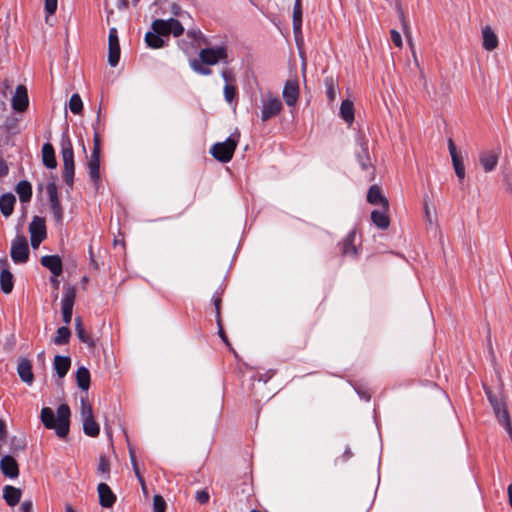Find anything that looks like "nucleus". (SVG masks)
I'll use <instances>...</instances> for the list:
<instances>
[{"label":"nucleus","instance_id":"c03bdc74","mask_svg":"<svg viewBox=\"0 0 512 512\" xmlns=\"http://www.w3.org/2000/svg\"><path fill=\"white\" fill-rule=\"evenodd\" d=\"M452 165L455 171V174L460 182H462L465 178V166L463 157L452 159Z\"/></svg>","mask_w":512,"mask_h":512},{"label":"nucleus","instance_id":"393cba45","mask_svg":"<svg viewBox=\"0 0 512 512\" xmlns=\"http://www.w3.org/2000/svg\"><path fill=\"white\" fill-rule=\"evenodd\" d=\"M30 236L46 239L47 229L45 218L35 215L29 224Z\"/></svg>","mask_w":512,"mask_h":512},{"label":"nucleus","instance_id":"774afa93","mask_svg":"<svg viewBox=\"0 0 512 512\" xmlns=\"http://www.w3.org/2000/svg\"><path fill=\"white\" fill-rule=\"evenodd\" d=\"M354 390L359 395V397L361 399H364L367 402L370 401V394L367 391H365L359 387H354Z\"/></svg>","mask_w":512,"mask_h":512},{"label":"nucleus","instance_id":"72a5a7b5","mask_svg":"<svg viewBox=\"0 0 512 512\" xmlns=\"http://www.w3.org/2000/svg\"><path fill=\"white\" fill-rule=\"evenodd\" d=\"M56 179V175H51V180L46 185L50 207L61 204Z\"/></svg>","mask_w":512,"mask_h":512},{"label":"nucleus","instance_id":"338daca9","mask_svg":"<svg viewBox=\"0 0 512 512\" xmlns=\"http://www.w3.org/2000/svg\"><path fill=\"white\" fill-rule=\"evenodd\" d=\"M187 35L189 37L193 38L196 41H198L201 38H204L202 32L199 29H197V30H194V29L188 30Z\"/></svg>","mask_w":512,"mask_h":512},{"label":"nucleus","instance_id":"2f4dec72","mask_svg":"<svg viewBox=\"0 0 512 512\" xmlns=\"http://www.w3.org/2000/svg\"><path fill=\"white\" fill-rule=\"evenodd\" d=\"M356 238V232L355 230H351L348 232V234L345 236L342 242V254L344 256H356L357 255V248L354 244Z\"/></svg>","mask_w":512,"mask_h":512},{"label":"nucleus","instance_id":"4c0bfd02","mask_svg":"<svg viewBox=\"0 0 512 512\" xmlns=\"http://www.w3.org/2000/svg\"><path fill=\"white\" fill-rule=\"evenodd\" d=\"M27 446L24 436H13L10 438V455H17L20 451L24 450Z\"/></svg>","mask_w":512,"mask_h":512},{"label":"nucleus","instance_id":"ea45409f","mask_svg":"<svg viewBox=\"0 0 512 512\" xmlns=\"http://www.w3.org/2000/svg\"><path fill=\"white\" fill-rule=\"evenodd\" d=\"M68 107L74 115H79L83 111V102L78 93H73L69 99Z\"/></svg>","mask_w":512,"mask_h":512},{"label":"nucleus","instance_id":"f3484780","mask_svg":"<svg viewBox=\"0 0 512 512\" xmlns=\"http://www.w3.org/2000/svg\"><path fill=\"white\" fill-rule=\"evenodd\" d=\"M100 155L101 152L92 151L90 159L87 162L89 176L92 182L94 183L96 189H98V185L100 182Z\"/></svg>","mask_w":512,"mask_h":512},{"label":"nucleus","instance_id":"20e7f679","mask_svg":"<svg viewBox=\"0 0 512 512\" xmlns=\"http://www.w3.org/2000/svg\"><path fill=\"white\" fill-rule=\"evenodd\" d=\"M239 139L240 133L236 129L224 141L213 144L210 148V154L221 163L230 162L234 156Z\"/></svg>","mask_w":512,"mask_h":512},{"label":"nucleus","instance_id":"39448f33","mask_svg":"<svg viewBox=\"0 0 512 512\" xmlns=\"http://www.w3.org/2000/svg\"><path fill=\"white\" fill-rule=\"evenodd\" d=\"M485 394L493 409L495 417L512 439V423L506 404L490 389L485 388Z\"/></svg>","mask_w":512,"mask_h":512},{"label":"nucleus","instance_id":"9b49d317","mask_svg":"<svg viewBox=\"0 0 512 512\" xmlns=\"http://www.w3.org/2000/svg\"><path fill=\"white\" fill-rule=\"evenodd\" d=\"M0 287L4 294H10L14 288V276L9 269V264L6 258L0 259Z\"/></svg>","mask_w":512,"mask_h":512},{"label":"nucleus","instance_id":"e433bc0d","mask_svg":"<svg viewBox=\"0 0 512 512\" xmlns=\"http://www.w3.org/2000/svg\"><path fill=\"white\" fill-rule=\"evenodd\" d=\"M128 451H129V457H130V462H131V465H132V469H133V471L135 473V476H136L137 480L139 481L143 491H145V489H146L145 480H144L143 476L140 473V470H139V467H138L137 458H136V454H135V450L129 444H128Z\"/></svg>","mask_w":512,"mask_h":512},{"label":"nucleus","instance_id":"9d476101","mask_svg":"<svg viewBox=\"0 0 512 512\" xmlns=\"http://www.w3.org/2000/svg\"><path fill=\"white\" fill-rule=\"evenodd\" d=\"M11 106L15 112L23 113L29 107V96L25 85H18L11 99Z\"/></svg>","mask_w":512,"mask_h":512},{"label":"nucleus","instance_id":"49530a36","mask_svg":"<svg viewBox=\"0 0 512 512\" xmlns=\"http://www.w3.org/2000/svg\"><path fill=\"white\" fill-rule=\"evenodd\" d=\"M80 404H81V417H82V420L94 417L93 416L92 406L90 405L87 397H81Z\"/></svg>","mask_w":512,"mask_h":512},{"label":"nucleus","instance_id":"6e6d98bb","mask_svg":"<svg viewBox=\"0 0 512 512\" xmlns=\"http://www.w3.org/2000/svg\"><path fill=\"white\" fill-rule=\"evenodd\" d=\"M447 144H448V150H449V154H450V156H451V160H452V159H455V158H459V157H461V156H462V155L458 152L457 147H456V145H455L454 141H453L451 138L448 140V143H447Z\"/></svg>","mask_w":512,"mask_h":512},{"label":"nucleus","instance_id":"13d9d810","mask_svg":"<svg viewBox=\"0 0 512 512\" xmlns=\"http://www.w3.org/2000/svg\"><path fill=\"white\" fill-rule=\"evenodd\" d=\"M98 128L94 126V135H93V149L92 151L101 152V140L99 133L97 131Z\"/></svg>","mask_w":512,"mask_h":512},{"label":"nucleus","instance_id":"4468645a","mask_svg":"<svg viewBox=\"0 0 512 512\" xmlns=\"http://www.w3.org/2000/svg\"><path fill=\"white\" fill-rule=\"evenodd\" d=\"M0 470L9 479H15L19 476V465L13 455L7 454L1 458Z\"/></svg>","mask_w":512,"mask_h":512},{"label":"nucleus","instance_id":"bf43d9fd","mask_svg":"<svg viewBox=\"0 0 512 512\" xmlns=\"http://www.w3.org/2000/svg\"><path fill=\"white\" fill-rule=\"evenodd\" d=\"M217 326H218V335L220 337V339L231 349L233 350V348L231 347V344L228 340V337L222 327V322L220 321L219 323H217Z\"/></svg>","mask_w":512,"mask_h":512},{"label":"nucleus","instance_id":"de8ad7c7","mask_svg":"<svg viewBox=\"0 0 512 512\" xmlns=\"http://www.w3.org/2000/svg\"><path fill=\"white\" fill-rule=\"evenodd\" d=\"M324 84H325V87H326V95H327V98L330 100V101H333L336 97V89H335V84H334V80L332 77H326L324 79Z\"/></svg>","mask_w":512,"mask_h":512},{"label":"nucleus","instance_id":"6e6552de","mask_svg":"<svg viewBox=\"0 0 512 512\" xmlns=\"http://www.w3.org/2000/svg\"><path fill=\"white\" fill-rule=\"evenodd\" d=\"M121 55L118 31L115 27L109 29L108 34V64L114 68L119 64Z\"/></svg>","mask_w":512,"mask_h":512},{"label":"nucleus","instance_id":"c85d7f7f","mask_svg":"<svg viewBox=\"0 0 512 512\" xmlns=\"http://www.w3.org/2000/svg\"><path fill=\"white\" fill-rule=\"evenodd\" d=\"M15 191L21 203L30 202L33 191L32 185L28 180H20L15 186Z\"/></svg>","mask_w":512,"mask_h":512},{"label":"nucleus","instance_id":"0eeeda50","mask_svg":"<svg viewBox=\"0 0 512 512\" xmlns=\"http://www.w3.org/2000/svg\"><path fill=\"white\" fill-rule=\"evenodd\" d=\"M10 256L15 264H24L29 260L30 250L27 238L17 234L11 242Z\"/></svg>","mask_w":512,"mask_h":512},{"label":"nucleus","instance_id":"79ce46f5","mask_svg":"<svg viewBox=\"0 0 512 512\" xmlns=\"http://www.w3.org/2000/svg\"><path fill=\"white\" fill-rule=\"evenodd\" d=\"M97 470L104 475L105 480L110 479V461L106 455H100Z\"/></svg>","mask_w":512,"mask_h":512},{"label":"nucleus","instance_id":"a19ab883","mask_svg":"<svg viewBox=\"0 0 512 512\" xmlns=\"http://www.w3.org/2000/svg\"><path fill=\"white\" fill-rule=\"evenodd\" d=\"M169 35L173 34L174 37H179L184 33V27L182 23L176 18L168 19Z\"/></svg>","mask_w":512,"mask_h":512},{"label":"nucleus","instance_id":"8fccbe9b","mask_svg":"<svg viewBox=\"0 0 512 512\" xmlns=\"http://www.w3.org/2000/svg\"><path fill=\"white\" fill-rule=\"evenodd\" d=\"M58 0H44V12L46 18L56 13Z\"/></svg>","mask_w":512,"mask_h":512},{"label":"nucleus","instance_id":"412c9836","mask_svg":"<svg viewBox=\"0 0 512 512\" xmlns=\"http://www.w3.org/2000/svg\"><path fill=\"white\" fill-rule=\"evenodd\" d=\"M367 202L372 205H381L384 210H389V202L383 196L377 185H372L367 192Z\"/></svg>","mask_w":512,"mask_h":512},{"label":"nucleus","instance_id":"3c124183","mask_svg":"<svg viewBox=\"0 0 512 512\" xmlns=\"http://www.w3.org/2000/svg\"><path fill=\"white\" fill-rule=\"evenodd\" d=\"M50 208H51V211H52V214H53V217H54L55 224L56 225H62V223H63V215H64V211H63L62 205L58 204V205L52 206Z\"/></svg>","mask_w":512,"mask_h":512},{"label":"nucleus","instance_id":"5fc2aeb1","mask_svg":"<svg viewBox=\"0 0 512 512\" xmlns=\"http://www.w3.org/2000/svg\"><path fill=\"white\" fill-rule=\"evenodd\" d=\"M390 36L396 47L401 48L403 46L402 36L396 29L390 31Z\"/></svg>","mask_w":512,"mask_h":512},{"label":"nucleus","instance_id":"69168bd1","mask_svg":"<svg viewBox=\"0 0 512 512\" xmlns=\"http://www.w3.org/2000/svg\"><path fill=\"white\" fill-rule=\"evenodd\" d=\"M7 438V425L6 422L0 418V441H4Z\"/></svg>","mask_w":512,"mask_h":512},{"label":"nucleus","instance_id":"f257e3e1","mask_svg":"<svg viewBox=\"0 0 512 512\" xmlns=\"http://www.w3.org/2000/svg\"><path fill=\"white\" fill-rule=\"evenodd\" d=\"M71 410L68 404L62 403L57 407L56 414L50 407H43L40 412V420L46 429L54 430L55 434L64 439L70 431Z\"/></svg>","mask_w":512,"mask_h":512},{"label":"nucleus","instance_id":"0e129e2a","mask_svg":"<svg viewBox=\"0 0 512 512\" xmlns=\"http://www.w3.org/2000/svg\"><path fill=\"white\" fill-rule=\"evenodd\" d=\"M20 511L21 512H32L33 510V503L31 500H25L20 505Z\"/></svg>","mask_w":512,"mask_h":512},{"label":"nucleus","instance_id":"f704fd0d","mask_svg":"<svg viewBox=\"0 0 512 512\" xmlns=\"http://www.w3.org/2000/svg\"><path fill=\"white\" fill-rule=\"evenodd\" d=\"M83 421V433L89 437H97L100 433V426L95 421L94 417L87 418Z\"/></svg>","mask_w":512,"mask_h":512},{"label":"nucleus","instance_id":"58836bf2","mask_svg":"<svg viewBox=\"0 0 512 512\" xmlns=\"http://www.w3.org/2000/svg\"><path fill=\"white\" fill-rule=\"evenodd\" d=\"M168 19H155L152 21L151 28L168 41L169 40V28Z\"/></svg>","mask_w":512,"mask_h":512},{"label":"nucleus","instance_id":"4d7b16f0","mask_svg":"<svg viewBox=\"0 0 512 512\" xmlns=\"http://www.w3.org/2000/svg\"><path fill=\"white\" fill-rule=\"evenodd\" d=\"M447 144H448V150H449V154H450V156H451V160H452V159H455V158H459V157H461V156H462V155L458 152L457 147H456V145H455L454 141H453L451 138L448 140V143H447Z\"/></svg>","mask_w":512,"mask_h":512},{"label":"nucleus","instance_id":"cd10ccee","mask_svg":"<svg viewBox=\"0 0 512 512\" xmlns=\"http://www.w3.org/2000/svg\"><path fill=\"white\" fill-rule=\"evenodd\" d=\"M388 210H372L371 212V221L372 223L381 230H385L390 225V218L387 214Z\"/></svg>","mask_w":512,"mask_h":512},{"label":"nucleus","instance_id":"f8f14e48","mask_svg":"<svg viewBox=\"0 0 512 512\" xmlns=\"http://www.w3.org/2000/svg\"><path fill=\"white\" fill-rule=\"evenodd\" d=\"M97 493L99 505L103 508H111L117 501L116 494L105 482H101L97 485Z\"/></svg>","mask_w":512,"mask_h":512},{"label":"nucleus","instance_id":"a878e982","mask_svg":"<svg viewBox=\"0 0 512 512\" xmlns=\"http://www.w3.org/2000/svg\"><path fill=\"white\" fill-rule=\"evenodd\" d=\"M15 203L16 197L11 192L4 193L0 196V211L5 218L12 215Z\"/></svg>","mask_w":512,"mask_h":512},{"label":"nucleus","instance_id":"f03ea898","mask_svg":"<svg viewBox=\"0 0 512 512\" xmlns=\"http://www.w3.org/2000/svg\"><path fill=\"white\" fill-rule=\"evenodd\" d=\"M218 62L229 63L227 47L224 44L201 49L199 59H193L190 65L196 73L207 76L212 73L208 66Z\"/></svg>","mask_w":512,"mask_h":512},{"label":"nucleus","instance_id":"a211bd4d","mask_svg":"<svg viewBox=\"0 0 512 512\" xmlns=\"http://www.w3.org/2000/svg\"><path fill=\"white\" fill-rule=\"evenodd\" d=\"M17 373L22 382L31 385L34 381L32 363L28 358H20L17 365Z\"/></svg>","mask_w":512,"mask_h":512},{"label":"nucleus","instance_id":"ddd939ff","mask_svg":"<svg viewBox=\"0 0 512 512\" xmlns=\"http://www.w3.org/2000/svg\"><path fill=\"white\" fill-rule=\"evenodd\" d=\"M41 265L49 270L53 276L59 277L63 273L62 258L57 255H44L40 259Z\"/></svg>","mask_w":512,"mask_h":512},{"label":"nucleus","instance_id":"a18cd8bd","mask_svg":"<svg viewBox=\"0 0 512 512\" xmlns=\"http://www.w3.org/2000/svg\"><path fill=\"white\" fill-rule=\"evenodd\" d=\"M75 332H76L77 338L79 339V341L81 343L86 344L89 348H93L96 346V341L87 334L85 328L84 329H76Z\"/></svg>","mask_w":512,"mask_h":512},{"label":"nucleus","instance_id":"c756f323","mask_svg":"<svg viewBox=\"0 0 512 512\" xmlns=\"http://www.w3.org/2000/svg\"><path fill=\"white\" fill-rule=\"evenodd\" d=\"M76 383L77 386L84 392H87L90 388L91 375L88 368L85 366L78 367L76 371Z\"/></svg>","mask_w":512,"mask_h":512},{"label":"nucleus","instance_id":"052dcab7","mask_svg":"<svg viewBox=\"0 0 512 512\" xmlns=\"http://www.w3.org/2000/svg\"><path fill=\"white\" fill-rule=\"evenodd\" d=\"M399 14H400V19H401V22H402L404 33H405L406 37L408 38V42H409L410 47H412V40H411V37H410L409 32H408V27H407V23L405 21L404 13L401 10V8H399Z\"/></svg>","mask_w":512,"mask_h":512},{"label":"nucleus","instance_id":"680f3d73","mask_svg":"<svg viewBox=\"0 0 512 512\" xmlns=\"http://www.w3.org/2000/svg\"><path fill=\"white\" fill-rule=\"evenodd\" d=\"M503 183L506 187V190L509 193H512V174L511 173H505L503 176Z\"/></svg>","mask_w":512,"mask_h":512},{"label":"nucleus","instance_id":"bb28decb","mask_svg":"<svg viewBox=\"0 0 512 512\" xmlns=\"http://www.w3.org/2000/svg\"><path fill=\"white\" fill-rule=\"evenodd\" d=\"M479 161L485 172H491L498 163V154L494 151H484L479 155Z\"/></svg>","mask_w":512,"mask_h":512},{"label":"nucleus","instance_id":"37998d69","mask_svg":"<svg viewBox=\"0 0 512 512\" xmlns=\"http://www.w3.org/2000/svg\"><path fill=\"white\" fill-rule=\"evenodd\" d=\"M224 99L227 103L232 104L236 102L238 91L237 87L230 84H225L223 88Z\"/></svg>","mask_w":512,"mask_h":512},{"label":"nucleus","instance_id":"473e14b6","mask_svg":"<svg viewBox=\"0 0 512 512\" xmlns=\"http://www.w3.org/2000/svg\"><path fill=\"white\" fill-rule=\"evenodd\" d=\"M340 116L346 123H348V124L353 123V121L355 119L354 104L351 100L345 99L341 102Z\"/></svg>","mask_w":512,"mask_h":512},{"label":"nucleus","instance_id":"864d4df0","mask_svg":"<svg viewBox=\"0 0 512 512\" xmlns=\"http://www.w3.org/2000/svg\"><path fill=\"white\" fill-rule=\"evenodd\" d=\"M195 499L200 504H206L209 502L210 494L207 489L197 490L195 494Z\"/></svg>","mask_w":512,"mask_h":512},{"label":"nucleus","instance_id":"dca6fc26","mask_svg":"<svg viewBox=\"0 0 512 512\" xmlns=\"http://www.w3.org/2000/svg\"><path fill=\"white\" fill-rule=\"evenodd\" d=\"M283 105L278 97H272L268 99L266 103L263 104L261 110V119L262 121H268L269 119L277 116L282 110Z\"/></svg>","mask_w":512,"mask_h":512},{"label":"nucleus","instance_id":"c9c22d12","mask_svg":"<svg viewBox=\"0 0 512 512\" xmlns=\"http://www.w3.org/2000/svg\"><path fill=\"white\" fill-rule=\"evenodd\" d=\"M71 338V330L68 326L63 325L58 327L56 336L53 338V343L56 345L68 344Z\"/></svg>","mask_w":512,"mask_h":512},{"label":"nucleus","instance_id":"1a4fd4ad","mask_svg":"<svg viewBox=\"0 0 512 512\" xmlns=\"http://www.w3.org/2000/svg\"><path fill=\"white\" fill-rule=\"evenodd\" d=\"M303 9L302 0H295L292 13V29L297 46L303 42L302 33Z\"/></svg>","mask_w":512,"mask_h":512},{"label":"nucleus","instance_id":"09e8293b","mask_svg":"<svg viewBox=\"0 0 512 512\" xmlns=\"http://www.w3.org/2000/svg\"><path fill=\"white\" fill-rule=\"evenodd\" d=\"M166 506V501L160 494L153 496V512H165Z\"/></svg>","mask_w":512,"mask_h":512},{"label":"nucleus","instance_id":"423d86ee","mask_svg":"<svg viewBox=\"0 0 512 512\" xmlns=\"http://www.w3.org/2000/svg\"><path fill=\"white\" fill-rule=\"evenodd\" d=\"M76 299V287L70 284L63 286V295L61 298L62 321L68 326L72 321L73 307Z\"/></svg>","mask_w":512,"mask_h":512},{"label":"nucleus","instance_id":"7ed1b4c3","mask_svg":"<svg viewBox=\"0 0 512 512\" xmlns=\"http://www.w3.org/2000/svg\"><path fill=\"white\" fill-rule=\"evenodd\" d=\"M61 155L63 160L62 177L66 185L72 189L75 176L74 150L69 136L68 125L61 134L60 139Z\"/></svg>","mask_w":512,"mask_h":512},{"label":"nucleus","instance_id":"b1692460","mask_svg":"<svg viewBox=\"0 0 512 512\" xmlns=\"http://www.w3.org/2000/svg\"><path fill=\"white\" fill-rule=\"evenodd\" d=\"M357 162L359 163L362 170L366 171L371 167V160L369 155L368 143L366 141H360L358 148L355 151Z\"/></svg>","mask_w":512,"mask_h":512},{"label":"nucleus","instance_id":"5701e85b","mask_svg":"<svg viewBox=\"0 0 512 512\" xmlns=\"http://www.w3.org/2000/svg\"><path fill=\"white\" fill-rule=\"evenodd\" d=\"M22 496V490L12 485H5L2 491V497L6 504L10 507L16 506Z\"/></svg>","mask_w":512,"mask_h":512},{"label":"nucleus","instance_id":"2eb2a0df","mask_svg":"<svg viewBox=\"0 0 512 512\" xmlns=\"http://www.w3.org/2000/svg\"><path fill=\"white\" fill-rule=\"evenodd\" d=\"M282 96L287 106H295L299 98L298 82L296 80L286 81L283 87Z\"/></svg>","mask_w":512,"mask_h":512},{"label":"nucleus","instance_id":"7c9ffc66","mask_svg":"<svg viewBox=\"0 0 512 512\" xmlns=\"http://www.w3.org/2000/svg\"><path fill=\"white\" fill-rule=\"evenodd\" d=\"M482 45L483 48L487 51H493L498 46V37L495 32L489 27L486 26L482 30Z\"/></svg>","mask_w":512,"mask_h":512},{"label":"nucleus","instance_id":"e2e57ef3","mask_svg":"<svg viewBox=\"0 0 512 512\" xmlns=\"http://www.w3.org/2000/svg\"><path fill=\"white\" fill-rule=\"evenodd\" d=\"M221 77L225 81V84H229L230 81L234 80V75L231 70L224 69L221 72Z\"/></svg>","mask_w":512,"mask_h":512},{"label":"nucleus","instance_id":"aec40b11","mask_svg":"<svg viewBox=\"0 0 512 512\" xmlns=\"http://www.w3.org/2000/svg\"><path fill=\"white\" fill-rule=\"evenodd\" d=\"M42 163L48 169H55L57 167V159L53 145L47 141L42 145Z\"/></svg>","mask_w":512,"mask_h":512},{"label":"nucleus","instance_id":"6ab92c4d","mask_svg":"<svg viewBox=\"0 0 512 512\" xmlns=\"http://www.w3.org/2000/svg\"><path fill=\"white\" fill-rule=\"evenodd\" d=\"M71 367V358L68 355H55L53 360V370L59 379H63Z\"/></svg>","mask_w":512,"mask_h":512},{"label":"nucleus","instance_id":"4be33fe9","mask_svg":"<svg viewBox=\"0 0 512 512\" xmlns=\"http://www.w3.org/2000/svg\"><path fill=\"white\" fill-rule=\"evenodd\" d=\"M144 42L146 46L151 49H161L167 45V40L163 37V35H160L151 27L145 33Z\"/></svg>","mask_w":512,"mask_h":512},{"label":"nucleus","instance_id":"603ef678","mask_svg":"<svg viewBox=\"0 0 512 512\" xmlns=\"http://www.w3.org/2000/svg\"><path fill=\"white\" fill-rule=\"evenodd\" d=\"M212 302L215 308L216 323H219L221 320L220 309L222 304V298L221 296L218 295V291H215L214 295L212 296Z\"/></svg>","mask_w":512,"mask_h":512}]
</instances>
